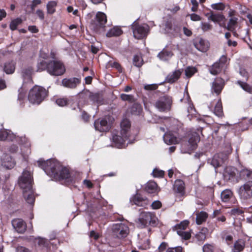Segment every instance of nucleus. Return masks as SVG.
I'll return each instance as SVG.
<instances>
[{"label": "nucleus", "instance_id": "64", "mask_svg": "<svg viewBox=\"0 0 252 252\" xmlns=\"http://www.w3.org/2000/svg\"><path fill=\"white\" fill-rule=\"evenodd\" d=\"M16 252H30V251L24 247L20 246L17 248Z\"/></svg>", "mask_w": 252, "mask_h": 252}, {"label": "nucleus", "instance_id": "53", "mask_svg": "<svg viewBox=\"0 0 252 252\" xmlns=\"http://www.w3.org/2000/svg\"><path fill=\"white\" fill-rule=\"evenodd\" d=\"M163 28H164L165 33H170L171 32V28H172L171 23L169 22H166L163 25Z\"/></svg>", "mask_w": 252, "mask_h": 252}, {"label": "nucleus", "instance_id": "6", "mask_svg": "<svg viewBox=\"0 0 252 252\" xmlns=\"http://www.w3.org/2000/svg\"><path fill=\"white\" fill-rule=\"evenodd\" d=\"M172 104V97L165 95L159 97L157 100L155 106L160 112H167L170 111Z\"/></svg>", "mask_w": 252, "mask_h": 252}, {"label": "nucleus", "instance_id": "44", "mask_svg": "<svg viewBox=\"0 0 252 252\" xmlns=\"http://www.w3.org/2000/svg\"><path fill=\"white\" fill-rule=\"evenodd\" d=\"M22 21L20 18H17L12 20L10 24V28L14 31L16 29L17 26L22 23Z\"/></svg>", "mask_w": 252, "mask_h": 252}, {"label": "nucleus", "instance_id": "29", "mask_svg": "<svg viewBox=\"0 0 252 252\" xmlns=\"http://www.w3.org/2000/svg\"><path fill=\"white\" fill-rule=\"evenodd\" d=\"M15 138V136L10 133V131H8L6 130H0V140H13Z\"/></svg>", "mask_w": 252, "mask_h": 252}, {"label": "nucleus", "instance_id": "26", "mask_svg": "<svg viewBox=\"0 0 252 252\" xmlns=\"http://www.w3.org/2000/svg\"><path fill=\"white\" fill-rule=\"evenodd\" d=\"M32 71L33 70L31 67L23 69L21 74L25 83H29L32 81Z\"/></svg>", "mask_w": 252, "mask_h": 252}, {"label": "nucleus", "instance_id": "37", "mask_svg": "<svg viewBox=\"0 0 252 252\" xmlns=\"http://www.w3.org/2000/svg\"><path fill=\"white\" fill-rule=\"evenodd\" d=\"M232 196V192L229 189H225L221 193V198L223 202H227Z\"/></svg>", "mask_w": 252, "mask_h": 252}, {"label": "nucleus", "instance_id": "11", "mask_svg": "<svg viewBox=\"0 0 252 252\" xmlns=\"http://www.w3.org/2000/svg\"><path fill=\"white\" fill-rule=\"evenodd\" d=\"M106 22V15L102 12H98L96 14L95 20L92 23V26L94 30H97L103 27Z\"/></svg>", "mask_w": 252, "mask_h": 252}, {"label": "nucleus", "instance_id": "48", "mask_svg": "<svg viewBox=\"0 0 252 252\" xmlns=\"http://www.w3.org/2000/svg\"><path fill=\"white\" fill-rule=\"evenodd\" d=\"M68 100L67 98H59L56 101V104L59 106L63 107L68 104Z\"/></svg>", "mask_w": 252, "mask_h": 252}, {"label": "nucleus", "instance_id": "59", "mask_svg": "<svg viewBox=\"0 0 252 252\" xmlns=\"http://www.w3.org/2000/svg\"><path fill=\"white\" fill-rule=\"evenodd\" d=\"M158 88V85L156 84L146 85L144 86V89L146 90H155Z\"/></svg>", "mask_w": 252, "mask_h": 252}, {"label": "nucleus", "instance_id": "7", "mask_svg": "<svg viewBox=\"0 0 252 252\" xmlns=\"http://www.w3.org/2000/svg\"><path fill=\"white\" fill-rule=\"evenodd\" d=\"M237 193L240 198L247 200L252 198V181H249L239 187Z\"/></svg>", "mask_w": 252, "mask_h": 252}, {"label": "nucleus", "instance_id": "40", "mask_svg": "<svg viewBox=\"0 0 252 252\" xmlns=\"http://www.w3.org/2000/svg\"><path fill=\"white\" fill-rule=\"evenodd\" d=\"M57 6V2L55 1H50L47 4V13L52 14L55 12V8Z\"/></svg>", "mask_w": 252, "mask_h": 252}, {"label": "nucleus", "instance_id": "16", "mask_svg": "<svg viewBox=\"0 0 252 252\" xmlns=\"http://www.w3.org/2000/svg\"><path fill=\"white\" fill-rule=\"evenodd\" d=\"M227 158V155L226 154H224L223 153H219L216 154L213 157L211 161V164L215 168H217L221 165Z\"/></svg>", "mask_w": 252, "mask_h": 252}, {"label": "nucleus", "instance_id": "21", "mask_svg": "<svg viewBox=\"0 0 252 252\" xmlns=\"http://www.w3.org/2000/svg\"><path fill=\"white\" fill-rule=\"evenodd\" d=\"M132 204L145 207L149 204V201L140 194H136L130 200Z\"/></svg>", "mask_w": 252, "mask_h": 252}, {"label": "nucleus", "instance_id": "3", "mask_svg": "<svg viewBox=\"0 0 252 252\" xmlns=\"http://www.w3.org/2000/svg\"><path fill=\"white\" fill-rule=\"evenodd\" d=\"M47 95V92L42 87L35 86L30 91L28 99L32 104H39Z\"/></svg>", "mask_w": 252, "mask_h": 252}, {"label": "nucleus", "instance_id": "49", "mask_svg": "<svg viewBox=\"0 0 252 252\" xmlns=\"http://www.w3.org/2000/svg\"><path fill=\"white\" fill-rule=\"evenodd\" d=\"M200 28L203 32H207L212 30V26L207 22H201Z\"/></svg>", "mask_w": 252, "mask_h": 252}, {"label": "nucleus", "instance_id": "41", "mask_svg": "<svg viewBox=\"0 0 252 252\" xmlns=\"http://www.w3.org/2000/svg\"><path fill=\"white\" fill-rule=\"evenodd\" d=\"M237 84L246 92L249 93H252V87L247 83L241 81H238Z\"/></svg>", "mask_w": 252, "mask_h": 252}, {"label": "nucleus", "instance_id": "50", "mask_svg": "<svg viewBox=\"0 0 252 252\" xmlns=\"http://www.w3.org/2000/svg\"><path fill=\"white\" fill-rule=\"evenodd\" d=\"M121 98L124 101H128L130 102L134 101V98L132 95L123 94H121Z\"/></svg>", "mask_w": 252, "mask_h": 252}, {"label": "nucleus", "instance_id": "38", "mask_svg": "<svg viewBox=\"0 0 252 252\" xmlns=\"http://www.w3.org/2000/svg\"><path fill=\"white\" fill-rule=\"evenodd\" d=\"M222 68V67L217 62L212 65L210 69V72L213 75H216L221 71Z\"/></svg>", "mask_w": 252, "mask_h": 252}, {"label": "nucleus", "instance_id": "39", "mask_svg": "<svg viewBox=\"0 0 252 252\" xmlns=\"http://www.w3.org/2000/svg\"><path fill=\"white\" fill-rule=\"evenodd\" d=\"M181 101L184 100L185 102H187L188 103L189 107L188 108V111L189 113H192L193 110V106L192 104L191 103L190 98L189 97V93L187 92L186 93L184 94V97L183 99H181Z\"/></svg>", "mask_w": 252, "mask_h": 252}, {"label": "nucleus", "instance_id": "56", "mask_svg": "<svg viewBox=\"0 0 252 252\" xmlns=\"http://www.w3.org/2000/svg\"><path fill=\"white\" fill-rule=\"evenodd\" d=\"M196 237L199 241H204L206 239V236L205 232L201 231L196 235Z\"/></svg>", "mask_w": 252, "mask_h": 252}, {"label": "nucleus", "instance_id": "28", "mask_svg": "<svg viewBox=\"0 0 252 252\" xmlns=\"http://www.w3.org/2000/svg\"><path fill=\"white\" fill-rule=\"evenodd\" d=\"M24 197L27 203L32 205L34 202L35 197L32 189L23 192Z\"/></svg>", "mask_w": 252, "mask_h": 252}, {"label": "nucleus", "instance_id": "15", "mask_svg": "<svg viewBox=\"0 0 252 252\" xmlns=\"http://www.w3.org/2000/svg\"><path fill=\"white\" fill-rule=\"evenodd\" d=\"M13 228L18 233H24L27 228V225L24 221L21 219H15L12 220Z\"/></svg>", "mask_w": 252, "mask_h": 252}, {"label": "nucleus", "instance_id": "54", "mask_svg": "<svg viewBox=\"0 0 252 252\" xmlns=\"http://www.w3.org/2000/svg\"><path fill=\"white\" fill-rule=\"evenodd\" d=\"M214 246L210 244H205L203 247V252H213Z\"/></svg>", "mask_w": 252, "mask_h": 252}, {"label": "nucleus", "instance_id": "42", "mask_svg": "<svg viewBox=\"0 0 252 252\" xmlns=\"http://www.w3.org/2000/svg\"><path fill=\"white\" fill-rule=\"evenodd\" d=\"M214 113L216 116L218 117H221L222 115V105L220 100L218 101V102H217L215 106L214 109Z\"/></svg>", "mask_w": 252, "mask_h": 252}, {"label": "nucleus", "instance_id": "57", "mask_svg": "<svg viewBox=\"0 0 252 252\" xmlns=\"http://www.w3.org/2000/svg\"><path fill=\"white\" fill-rule=\"evenodd\" d=\"M151 207L153 209H159L161 207V203L158 200L155 201L152 203Z\"/></svg>", "mask_w": 252, "mask_h": 252}, {"label": "nucleus", "instance_id": "52", "mask_svg": "<svg viewBox=\"0 0 252 252\" xmlns=\"http://www.w3.org/2000/svg\"><path fill=\"white\" fill-rule=\"evenodd\" d=\"M211 7L215 10H223L225 8V6L222 3L220 2L211 4Z\"/></svg>", "mask_w": 252, "mask_h": 252}, {"label": "nucleus", "instance_id": "33", "mask_svg": "<svg viewBox=\"0 0 252 252\" xmlns=\"http://www.w3.org/2000/svg\"><path fill=\"white\" fill-rule=\"evenodd\" d=\"M208 218V214L206 212L201 211L196 213V222L198 225L202 224Z\"/></svg>", "mask_w": 252, "mask_h": 252}, {"label": "nucleus", "instance_id": "43", "mask_svg": "<svg viewBox=\"0 0 252 252\" xmlns=\"http://www.w3.org/2000/svg\"><path fill=\"white\" fill-rule=\"evenodd\" d=\"M133 63L135 66L140 67L143 64V61L140 56L135 55L133 57Z\"/></svg>", "mask_w": 252, "mask_h": 252}, {"label": "nucleus", "instance_id": "1", "mask_svg": "<svg viewBox=\"0 0 252 252\" xmlns=\"http://www.w3.org/2000/svg\"><path fill=\"white\" fill-rule=\"evenodd\" d=\"M38 166L42 168L47 175L56 180L70 181L69 171L65 168H62L60 163L55 159L46 161L40 159Z\"/></svg>", "mask_w": 252, "mask_h": 252}, {"label": "nucleus", "instance_id": "36", "mask_svg": "<svg viewBox=\"0 0 252 252\" xmlns=\"http://www.w3.org/2000/svg\"><path fill=\"white\" fill-rule=\"evenodd\" d=\"M122 33V31L120 28L118 27H114L110 30L106 34L108 37L119 36Z\"/></svg>", "mask_w": 252, "mask_h": 252}, {"label": "nucleus", "instance_id": "18", "mask_svg": "<svg viewBox=\"0 0 252 252\" xmlns=\"http://www.w3.org/2000/svg\"><path fill=\"white\" fill-rule=\"evenodd\" d=\"M195 47L202 52H206L210 46L209 42L202 38L196 39L194 42Z\"/></svg>", "mask_w": 252, "mask_h": 252}, {"label": "nucleus", "instance_id": "34", "mask_svg": "<svg viewBox=\"0 0 252 252\" xmlns=\"http://www.w3.org/2000/svg\"><path fill=\"white\" fill-rule=\"evenodd\" d=\"M245 246V243L244 241L242 239L238 240L234 243L233 252H241L243 250Z\"/></svg>", "mask_w": 252, "mask_h": 252}, {"label": "nucleus", "instance_id": "60", "mask_svg": "<svg viewBox=\"0 0 252 252\" xmlns=\"http://www.w3.org/2000/svg\"><path fill=\"white\" fill-rule=\"evenodd\" d=\"M190 19L193 21H199L201 20V18L198 15L193 13L190 15Z\"/></svg>", "mask_w": 252, "mask_h": 252}, {"label": "nucleus", "instance_id": "61", "mask_svg": "<svg viewBox=\"0 0 252 252\" xmlns=\"http://www.w3.org/2000/svg\"><path fill=\"white\" fill-rule=\"evenodd\" d=\"M191 2L192 4V6L191 7V10L193 12H196L198 8V2L196 0H191Z\"/></svg>", "mask_w": 252, "mask_h": 252}, {"label": "nucleus", "instance_id": "55", "mask_svg": "<svg viewBox=\"0 0 252 252\" xmlns=\"http://www.w3.org/2000/svg\"><path fill=\"white\" fill-rule=\"evenodd\" d=\"M153 174L154 177H161L164 175V172L162 170L155 169L153 171Z\"/></svg>", "mask_w": 252, "mask_h": 252}, {"label": "nucleus", "instance_id": "35", "mask_svg": "<svg viewBox=\"0 0 252 252\" xmlns=\"http://www.w3.org/2000/svg\"><path fill=\"white\" fill-rule=\"evenodd\" d=\"M4 71L6 74L13 73L15 69V64L13 62L6 63L4 64Z\"/></svg>", "mask_w": 252, "mask_h": 252}, {"label": "nucleus", "instance_id": "4", "mask_svg": "<svg viewBox=\"0 0 252 252\" xmlns=\"http://www.w3.org/2000/svg\"><path fill=\"white\" fill-rule=\"evenodd\" d=\"M113 236L119 239L126 237L129 232L127 225L123 222L114 224L112 228Z\"/></svg>", "mask_w": 252, "mask_h": 252}, {"label": "nucleus", "instance_id": "13", "mask_svg": "<svg viewBox=\"0 0 252 252\" xmlns=\"http://www.w3.org/2000/svg\"><path fill=\"white\" fill-rule=\"evenodd\" d=\"M200 141V137L198 133L196 132L190 133L189 135L188 141V152L191 151L195 149L197 147V144Z\"/></svg>", "mask_w": 252, "mask_h": 252}, {"label": "nucleus", "instance_id": "14", "mask_svg": "<svg viewBox=\"0 0 252 252\" xmlns=\"http://www.w3.org/2000/svg\"><path fill=\"white\" fill-rule=\"evenodd\" d=\"M95 129L100 132L108 131L110 128V125L108 123L106 118L96 120L94 123Z\"/></svg>", "mask_w": 252, "mask_h": 252}, {"label": "nucleus", "instance_id": "45", "mask_svg": "<svg viewBox=\"0 0 252 252\" xmlns=\"http://www.w3.org/2000/svg\"><path fill=\"white\" fill-rule=\"evenodd\" d=\"M189 224V221L188 220H186L181 222L180 224H177L175 226V227L177 231L178 230H184L187 228Z\"/></svg>", "mask_w": 252, "mask_h": 252}, {"label": "nucleus", "instance_id": "25", "mask_svg": "<svg viewBox=\"0 0 252 252\" xmlns=\"http://www.w3.org/2000/svg\"><path fill=\"white\" fill-rule=\"evenodd\" d=\"M130 127V122L126 119H124L121 123L120 134L127 135V136H129Z\"/></svg>", "mask_w": 252, "mask_h": 252}, {"label": "nucleus", "instance_id": "31", "mask_svg": "<svg viewBox=\"0 0 252 252\" xmlns=\"http://www.w3.org/2000/svg\"><path fill=\"white\" fill-rule=\"evenodd\" d=\"M157 184L154 181H150L147 183L145 186V190L149 193H153L157 191Z\"/></svg>", "mask_w": 252, "mask_h": 252}, {"label": "nucleus", "instance_id": "17", "mask_svg": "<svg viewBox=\"0 0 252 252\" xmlns=\"http://www.w3.org/2000/svg\"><path fill=\"white\" fill-rule=\"evenodd\" d=\"M163 138L164 142L168 145L178 144L181 140L177 136L176 133H173L171 132L166 133Z\"/></svg>", "mask_w": 252, "mask_h": 252}, {"label": "nucleus", "instance_id": "9", "mask_svg": "<svg viewBox=\"0 0 252 252\" xmlns=\"http://www.w3.org/2000/svg\"><path fill=\"white\" fill-rule=\"evenodd\" d=\"M133 36L138 39H142L147 36L149 27L147 25H139L136 21L132 24Z\"/></svg>", "mask_w": 252, "mask_h": 252}, {"label": "nucleus", "instance_id": "22", "mask_svg": "<svg viewBox=\"0 0 252 252\" xmlns=\"http://www.w3.org/2000/svg\"><path fill=\"white\" fill-rule=\"evenodd\" d=\"M224 80L220 78H216L215 81L212 83L211 90L217 94H219L221 91L223 85Z\"/></svg>", "mask_w": 252, "mask_h": 252}, {"label": "nucleus", "instance_id": "32", "mask_svg": "<svg viewBox=\"0 0 252 252\" xmlns=\"http://www.w3.org/2000/svg\"><path fill=\"white\" fill-rule=\"evenodd\" d=\"M185 189V184L181 180H177L175 181L174 185V190L180 193H182Z\"/></svg>", "mask_w": 252, "mask_h": 252}, {"label": "nucleus", "instance_id": "24", "mask_svg": "<svg viewBox=\"0 0 252 252\" xmlns=\"http://www.w3.org/2000/svg\"><path fill=\"white\" fill-rule=\"evenodd\" d=\"M1 164V166L7 169H11L14 167L15 162L10 156L5 154L3 156Z\"/></svg>", "mask_w": 252, "mask_h": 252}, {"label": "nucleus", "instance_id": "51", "mask_svg": "<svg viewBox=\"0 0 252 252\" xmlns=\"http://www.w3.org/2000/svg\"><path fill=\"white\" fill-rule=\"evenodd\" d=\"M222 238L223 239L225 240L226 242L228 244H230L231 242L233 240V237L232 235L229 234H227L226 232H222L221 234Z\"/></svg>", "mask_w": 252, "mask_h": 252}, {"label": "nucleus", "instance_id": "58", "mask_svg": "<svg viewBox=\"0 0 252 252\" xmlns=\"http://www.w3.org/2000/svg\"><path fill=\"white\" fill-rule=\"evenodd\" d=\"M183 249L181 247L168 248L166 252H182Z\"/></svg>", "mask_w": 252, "mask_h": 252}, {"label": "nucleus", "instance_id": "63", "mask_svg": "<svg viewBox=\"0 0 252 252\" xmlns=\"http://www.w3.org/2000/svg\"><path fill=\"white\" fill-rule=\"evenodd\" d=\"M92 99L94 101H95L98 104H100L101 103V98L100 97V95L99 94H95L94 95H93L92 96Z\"/></svg>", "mask_w": 252, "mask_h": 252}, {"label": "nucleus", "instance_id": "8", "mask_svg": "<svg viewBox=\"0 0 252 252\" xmlns=\"http://www.w3.org/2000/svg\"><path fill=\"white\" fill-rule=\"evenodd\" d=\"M176 48L179 49L178 44H168L158 54L157 57L160 61L168 62L174 56L173 50Z\"/></svg>", "mask_w": 252, "mask_h": 252}, {"label": "nucleus", "instance_id": "46", "mask_svg": "<svg viewBox=\"0 0 252 252\" xmlns=\"http://www.w3.org/2000/svg\"><path fill=\"white\" fill-rule=\"evenodd\" d=\"M177 233L182 238L185 240L189 239L191 236L190 233L189 232L184 231V230H178Z\"/></svg>", "mask_w": 252, "mask_h": 252}, {"label": "nucleus", "instance_id": "47", "mask_svg": "<svg viewBox=\"0 0 252 252\" xmlns=\"http://www.w3.org/2000/svg\"><path fill=\"white\" fill-rule=\"evenodd\" d=\"M196 72V69L194 67L189 66L185 70L186 75L188 77H190Z\"/></svg>", "mask_w": 252, "mask_h": 252}, {"label": "nucleus", "instance_id": "62", "mask_svg": "<svg viewBox=\"0 0 252 252\" xmlns=\"http://www.w3.org/2000/svg\"><path fill=\"white\" fill-rule=\"evenodd\" d=\"M227 62V58L225 56H222L218 63H220V64L223 67V66H224V65Z\"/></svg>", "mask_w": 252, "mask_h": 252}, {"label": "nucleus", "instance_id": "12", "mask_svg": "<svg viewBox=\"0 0 252 252\" xmlns=\"http://www.w3.org/2000/svg\"><path fill=\"white\" fill-rule=\"evenodd\" d=\"M128 137L127 135L121 134L120 132L118 134H113L112 140L114 146L118 148H125L126 147L125 141Z\"/></svg>", "mask_w": 252, "mask_h": 252}, {"label": "nucleus", "instance_id": "2", "mask_svg": "<svg viewBox=\"0 0 252 252\" xmlns=\"http://www.w3.org/2000/svg\"><path fill=\"white\" fill-rule=\"evenodd\" d=\"M46 70L53 76L63 75L65 71V68L62 62L58 60H51L46 62L45 60L40 61L37 64V71Z\"/></svg>", "mask_w": 252, "mask_h": 252}, {"label": "nucleus", "instance_id": "23", "mask_svg": "<svg viewBox=\"0 0 252 252\" xmlns=\"http://www.w3.org/2000/svg\"><path fill=\"white\" fill-rule=\"evenodd\" d=\"M80 83V80L76 78H72L70 79H63L62 80L63 85L66 88H74L77 85Z\"/></svg>", "mask_w": 252, "mask_h": 252}, {"label": "nucleus", "instance_id": "10", "mask_svg": "<svg viewBox=\"0 0 252 252\" xmlns=\"http://www.w3.org/2000/svg\"><path fill=\"white\" fill-rule=\"evenodd\" d=\"M139 220L144 226L155 225L157 224L158 219L155 214L151 212H142L140 214Z\"/></svg>", "mask_w": 252, "mask_h": 252}, {"label": "nucleus", "instance_id": "27", "mask_svg": "<svg viewBox=\"0 0 252 252\" xmlns=\"http://www.w3.org/2000/svg\"><path fill=\"white\" fill-rule=\"evenodd\" d=\"M182 71L180 70H176L169 74L166 78V81L170 83L176 81L180 77Z\"/></svg>", "mask_w": 252, "mask_h": 252}, {"label": "nucleus", "instance_id": "5", "mask_svg": "<svg viewBox=\"0 0 252 252\" xmlns=\"http://www.w3.org/2000/svg\"><path fill=\"white\" fill-rule=\"evenodd\" d=\"M32 182L31 173L26 170H24L18 181L19 185L23 190V192L32 189Z\"/></svg>", "mask_w": 252, "mask_h": 252}, {"label": "nucleus", "instance_id": "19", "mask_svg": "<svg viewBox=\"0 0 252 252\" xmlns=\"http://www.w3.org/2000/svg\"><path fill=\"white\" fill-rule=\"evenodd\" d=\"M209 14H207V15H208ZM208 19L211 20L214 23H217L219 24L220 27H225V24L224 23L225 17L224 16L220 13L215 14L213 12H211L209 14V16L208 17Z\"/></svg>", "mask_w": 252, "mask_h": 252}, {"label": "nucleus", "instance_id": "30", "mask_svg": "<svg viewBox=\"0 0 252 252\" xmlns=\"http://www.w3.org/2000/svg\"><path fill=\"white\" fill-rule=\"evenodd\" d=\"M238 23V18L236 17H233L229 19L227 26L225 28L227 30L230 31H234L237 27Z\"/></svg>", "mask_w": 252, "mask_h": 252}, {"label": "nucleus", "instance_id": "20", "mask_svg": "<svg viewBox=\"0 0 252 252\" xmlns=\"http://www.w3.org/2000/svg\"><path fill=\"white\" fill-rule=\"evenodd\" d=\"M237 169L232 166L226 167L224 170L223 175L224 179L226 181H233L236 178Z\"/></svg>", "mask_w": 252, "mask_h": 252}]
</instances>
